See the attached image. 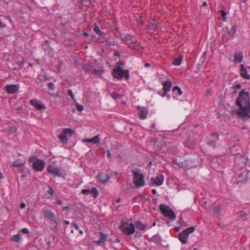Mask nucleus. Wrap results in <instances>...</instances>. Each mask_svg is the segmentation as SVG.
<instances>
[{"mask_svg":"<svg viewBox=\"0 0 250 250\" xmlns=\"http://www.w3.org/2000/svg\"><path fill=\"white\" fill-rule=\"evenodd\" d=\"M29 165L33 170L36 172H40L44 168L46 163L42 159H39L36 155L31 156L28 160Z\"/></svg>","mask_w":250,"mask_h":250,"instance_id":"obj_1","label":"nucleus"},{"mask_svg":"<svg viewBox=\"0 0 250 250\" xmlns=\"http://www.w3.org/2000/svg\"><path fill=\"white\" fill-rule=\"evenodd\" d=\"M129 221H131V219L125 222L122 219L119 227L120 230L127 235H132L135 232V225L132 222L128 224Z\"/></svg>","mask_w":250,"mask_h":250,"instance_id":"obj_2","label":"nucleus"},{"mask_svg":"<svg viewBox=\"0 0 250 250\" xmlns=\"http://www.w3.org/2000/svg\"><path fill=\"white\" fill-rule=\"evenodd\" d=\"M111 75L113 77L118 80H121L124 78L127 80L129 78V71L128 69H124L121 66H118L113 69Z\"/></svg>","mask_w":250,"mask_h":250,"instance_id":"obj_3","label":"nucleus"},{"mask_svg":"<svg viewBox=\"0 0 250 250\" xmlns=\"http://www.w3.org/2000/svg\"><path fill=\"white\" fill-rule=\"evenodd\" d=\"M235 104L237 106L250 104L249 92H246L245 89L239 92Z\"/></svg>","mask_w":250,"mask_h":250,"instance_id":"obj_4","label":"nucleus"},{"mask_svg":"<svg viewBox=\"0 0 250 250\" xmlns=\"http://www.w3.org/2000/svg\"><path fill=\"white\" fill-rule=\"evenodd\" d=\"M140 171V169L139 168L131 170L133 183L137 187H142L145 185V176L143 173L139 172Z\"/></svg>","mask_w":250,"mask_h":250,"instance_id":"obj_5","label":"nucleus"},{"mask_svg":"<svg viewBox=\"0 0 250 250\" xmlns=\"http://www.w3.org/2000/svg\"><path fill=\"white\" fill-rule=\"evenodd\" d=\"M238 106L239 108L236 112L238 117L244 121L250 119V115H249V113H250V104L241 105Z\"/></svg>","mask_w":250,"mask_h":250,"instance_id":"obj_6","label":"nucleus"},{"mask_svg":"<svg viewBox=\"0 0 250 250\" xmlns=\"http://www.w3.org/2000/svg\"><path fill=\"white\" fill-rule=\"evenodd\" d=\"M159 209L165 217H168L172 221L175 219L176 215L168 206L165 204H161L159 207Z\"/></svg>","mask_w":250,"mask_h":250,"instance_id":"obj_7","label":"nucleus"},{"mask_svg":"<svg viewBox=\"0 0 250 250\" xmlns=\"http://www.w3.org/2000/svg\"><path fill=\"white\" fill-rule=\"evenodd\" d=\"M199 160V155L194 153L193 155L185 160L184 164L188 169L195 168L198 167Z\"/></svg>","mask_w":250,"mask_h":250,"instance_id":"obj_8","label":"nucleus"},{"mask_svg":"<svg viewBox=\"0 0 250 250\" xmlns=\"http://www.w3.org/2000/svg\"><path fill=\"white\" fill-rule=\"evenodd\" d=\"M47 172L54 176H57L62 178H65L66 173L64 170H61L58 167H55L52 165H49L46 168Z\"/></svg>","mask_w":250,"mask_h":250,"instance_id":"obj_9","label":"nucleus"},{"mask_svg":"<svg viewBox=\"0 0 250 250\" xmlns=\"http://www.w3.org/2000/svg\"><path fill=\"white\" fill-rule=\"evenodd\" d=\"M163 88L158 91V94L161 95L162 97H164L167 96L168 98H170L169 95H167L168 92L170 91L172 87V84L170 80H167L162 83Z\"/></svg>","mask_w":250,"mask_h":250,"instance_id":"obj_10","label":"nucleus"},{"mask_svg":"<svg viewBox=\"0 0 250 250\" xmlns=\"http://www.w3.org/2000/svg\"><path fill=\"white\" fill-rule=\"evenodd\" d=\"M219 134L217 133H212L207 138V144L211 147H215L217 142L219 141Z\"/></svg>","mask_w":250,"mask_h":250,"instance_id":"obj_11","label":"nucleus"},{"mask_svg":"<svg viewBox=\"0 0 250 250\" xmlns=\"http://www.w3.org/2000/svg\"><path fill=\"white\" fill-rule=\"evenodd\" d=\"M19 88V85L17 84H9L4 87V90L9 94H14L18 93Z\"/></svg>","mask_w":250,"mask_h":250,"instance_id":"obj_12","label":"nucleus"},{"mask_svg":"<svg viewBox=\"0 0 250 250\" xmlns=\"http://www.w3.org/2000/svg\"><path fill=\"white\" fill-rule=\"evenodd\" d=\"M30 104L33 106L37 110L40 111L46 109V106L42 102L37 99L30 100Z\"/></svg>","mask_w":250,"mask_h":250,"instance_id":"obj_13","label":"nucleus"},{"mask_svg":"<svg viewBox=\"0 0 250 250\" xmlns=\"http://www.w3.org/2000/svg\"><path fill=\"white\" fill-rule=\"evenodd\" d=\"M81 193L83 195H88L91 194L94 198H96L99 195V191L96 187H92L91 189H83Z\"/></svg>","mask_w":250,"mask_h":250,"instance_id":"obj_14","label":"nucleus"},{"mask_svg":"<svg viewBox=\"0 0 250 250\" xmlns=\"http://www.w3.org/2000/svg\"><path fill=\"white\" fill-rule=\"evenodd\" d=\"M42 49L48 56L51 57L53 56L54 51L50 46V41L49 40H45L44 44L42 45Z\"/></svg>","mask_w":250,"mask_h":250,"instance_id":"obj_15","label":"nucleus"},{"mask_svg":"<svg viewBox=\"0 0 250 250\" xmlns=\"http://www.w3.org/2000/svg\"><path fill=\"white\" fill-rule=\"evenodd\" d=\"M231 27L230 29H229V27L226 28L227 32L228 34V40H232L234 38L238 28L237 25L234 23H231Z\"/></svg>","mask_w":250,"mask_h":250,"instance_id":"obj_16","label":"nucleus"},{"mask_svg":"<svg viewBox=\"0 0 250 250\" xmlns=\"http://www.w3.org/2000/svg\"><path fill=\"white\" fill-rule=\"evenodd\" d=\"M97 234H99V239L98 240H93V242L94 243H95L99 246H103L104 245L105 242L107 240V234H105L102 231H99L97 233Z\"/></svg>","mask_w":250,"mask_h":250,"instance_id":"obj_17","label":"nucleus"},{"mask_svg":"<svg viewBox=\"0 0 250 250\" xmlns=\"http://www.w3.org/2000/svg\"><path fill=\"white\" fill-rule=\"evenodd\" d=\"M98 180H99L102 184H107L110 179V177L107 173L101 172L97 177Z\"/></svg>","mask_w":250,"mask_h":250,"instance_id":"obj_18","label":"nucleus"},{"mask_svg":"<svg viewBox=\"0 0 250 250\" xmlns=\"http://www.w3.org/2000/svg\"><path fill=\"white\" fill-rule=\"evenodd\" d=\"M43 216L45 218H47L51 220L55 224L57 223V217L50 209L45 210L43 212Z\"/></svg>","mask_w":250,"mask_h":250,"instance_id":"obj_19","label":"nucleus"},{"mask_svg":"<svg viewBox=\"0 0 250 250\" xmlns=\"http://www.w3.org/2000/svg\"><path fill=\"white\" fill-rule=\"evenodd\" d=\"M137 109L139 110V117L142 120L146 119L147 117L148 110L144 106H138Z\"/></svg>","mask_w":250,"mask_h":250,"instance_id":"obj_20","label":"nucleus"},{"mask_svg":"<svg viewBox=\"0 0 250 250\" xmlns=\"http://www.w3.org/2000/svg\"><path fill=\"white\" fill-rule=\"evenodd\" d=\"M39 243H44L46 246L44 247V249L46 250H48L50 247H54L55 245L54 241H51L49 239H46V238H44V239H40L39 241Z\"/></svg>","mask_w":250,"mask_h":250,"instance_id":"obj_21","label":"nucleus"},{"mask_svg":"<svg viewBox=\"0 0 250 250\" xmlns=\"http://www.w3.org/2000/svg\"><path fill=\"white\" fill-rule=\"evenodd\" d=\"M240 76L245 79L250 80V75L248 74V71L243 64L240 65Z\"/></svg>","mask_w":250,"mask_h":250,"instance_id":"obj_22","label":"nucleus"},{"mask_svg":"<svg viewBox=\"0 0 250 250\" xmlns=\"http://www.w3.org/2000/svg\"><path fill=\"white\" fill-rule=\"evenodd\" d=\"M188 235L186 233V230H183L179 233L178 238L182 244H185L187 243Z\"/></svg>","mask_w":250,"mask_h":250,"instance_id":"obj_23","label":"nucleus"},{"mask_svg":"<svg viewBox=\"0 0 250 250\" xmlns=\"http://www.w3.org/2000/svg\"><path fill=\"white\" fill-rule=\"evenodd\" d=\"M172 91L174 94V96H172L173 98H175L176 97L181 96L183 93V91L181 88L178 85H174L172 89Z\"/></svg>","mask_w":250,"mask_h":250,"instance_id":"obj_24","label":"nucleus"},{"mask_svg":"<svg viewBox=\"0 0 250 250\" xmlns=\"http://www.w3.org/2000/svg\"><path fill=\"white\" fill-rule=\"evenodd\" d=\"M243 55L242 52H235L234 54V62L235 63H241L243 62Z\"/></svg>","mask_w":250,"mask_h":250,"instance_id":"obj_25","label":"nucleus"},{"mask_svg":"<svg viewBox=\"0 0 250 250\" xmlns=\"http://www.w3.org/2000/svg\"><path fill=\"white\" fill-rule=\"evenodd\" d=\"M150 242H153L156 245H160L162 242V238L160 235L157 233L153 235L150 239Z\"/></svg>","mask_w":250,"mask_h":250,"instance_id":"obj_26","label":"nucleus"},{"mask_svg":"<svg viewBox=\"0 0 250 250\" xmlns=\"http://www.w3.org/2000/svg\"><path fill=\"white\" fill-rule=\"evenodd\" d=\"M82 67L85 72L88 73H92L95 68L94 65L90 63L83 64Z\"/></svg>","mask_w":250,"mask_h":250,"instance_id":"obj_27","label":"nucleus"},{"mask_svg":"<svg viewBox=\"0 0 250 250\" xmlns=\"http://www.w3.org/2000/svg\"><path fill=\"white\" fill-rule=\"evenodd\" d=\"M121 40L122 41H125L126 42H127L129 41H130L131 43H135L137 42V40H134V39L132 37V36L130 34H127L125 36V37H121Z\"/></svg>","mask_w":250,"mask_h":250,"instance_id":"obj_28","label":"nucleus"},{"mask_svg":"<svg viewBox=\"0 0 250 250\" xmlns=\"http://www.w3.org/2000/svg\"><path fill=\"white\" fill-rule=\"evenodd\" d=\"M10 240L15 243H20L22 241L21 234L18 233L17 234L13 235L11 236Z\"/></svg>","mask_w":250,"mask_h":250,"instance_id":"obj_29","label":"nucleus"},{"mask_svg":"<svg viewBox=\"0 0 250 250\" xmlns=\"http://www.w3.org/2000/svg\"><path fill=\"white\" fill-rule=\"evenodd\" d=\"M93 31L96 33V34L98 35L100 38H104L105 36V33L100 29L99 26L96 23L94 24Z\"/></svg>","mask_w":250,"mask_h":250,"instance_id":"obj_30","label":"nucleus"},{"mask_svg":"<svg viewBox=\"0 0 250 250\" xmlns=\"http://www.w3.org/2000/svg\"><path fill=\"white\" fill-rule=\"evenodd\" d=\"M135 228L136 227L137 229L140 230H144L146 227V225L144 224L140 221H137L135 222L134 224Z\"/></svg>","mask_w":250,"mask_h":250,"instance_id":"obj_31","label":"nucleus"},{"mask_svg":"<svg viewBox=\"0 0 250 250\" xmlns=\"http://www.w3.org/2000/svg\"><path fill=\"white\" fill-rule=\"evenodd\" d=\"M155 179L156 182V185L160 186L163 185L164 182V177L162 174H158L155 178Z\"/></svg>","mask_w":250,"mask_h":250,"instance_id":"obj_32","label":"nucleus"},{"mask_svg":"<svg viewBox=\"0 0 250 250\" xmlns=\"http://www.w3.org/2000/svg\"><path fill=\"white\" fill-rule=\"evenodd\" d=\"M21 160L20 159H17L15 162H14L12 164V166L16 167H22L24 166L25 164V161L23 162H21Z\"/></svg>","mask_w":250,"mask_h":250,"instance_id":"obj_33","label":"nucleus"},{"mask_svg":"<svg viewBox=\"0 0 250 250\" xmlns=\"http://www.w3.org/2000/svg\"><path fill=\"white\" fill-rule=\"evenodd\" d=\"M62 131L67 137H71L75 133V131L70 128H63Z\"/></svg>","mask_w":250,"mask_h":250,"instance_id":"obj_34","label":"nucleus"},{"mask_svg":"<svg viewBox=\"0 0 250 250\" xmlns=\"http://www.w3.org/2000/svg\"><path fill=\"white\" fill-rule=\"evenodd\" d=\"M59 138L63 144H66L68 141L67 136L62 131L59 135Z\"/></svg>","mask_w":250,"mask_h":250,"instance_id":"obj_35","label":"nucleus"},{"mask_svg":"<svg viewBox=\"0 0 250 250\" xmlns=\"http://www.w3.org/2000/svg\"><path fill=\"white\" fill-rule=\"evenodd\" d=\"M86 142L89 143H91L92 144H97L100 142V138L99 135L95 136L92 138L87 139Z\"/></svg>","mask_w":250,"mask_h":250,"instance_id":"obj_36","label":"nucleus"},{"mask_svg":"<svg viewBox=\"0 0 250 250\" xmlns=\"http://www.w3.org/2000/svg\"><path fill=\"white\" fill-rule=\"evenodd\" d=\"M183 56H179L178 57L174 59L172 62V64L176 66H179L181 65L182 62Z\"/></svg>","mask_w":250,"mask_h":250,"instance_id":"obj_37","label":"nucleus"},{"mask_svg":"<svg viewBox=\"0 0 250 250\" xmlns=\"http://www.w3.org/2000/svg\"><path fill=\"white\" fill-rule=\"evenodd\" d=\"M185 146L189 148L193 149L194 147V145L192 140L188 139L185 143Z\"/></svg>","mask_w":250,"mask_h":250,"instance_id":"obj_38","label":"nucleus"},{"mask_svg":"<svg viewBox=\"0 0 250 250\" xmlns=\"http://www.w3.org/2000/svg\"><path fill=\"white\" fill-rule=\"evenodd\" d=\"M157 28L158 24L157 23L154 22H149L148 25L147 29L149 30L155 31L157 29Z\"/></svg>","mask_w":250,"mask_h":250,"instance_id":"obj_39","label":"nucleus"},{"mask_svg":"<svg viewBox=\"0 0 250 250\" xmlns=\"http://www.w3.org/2000/svg\"><path fill=\"white\" fill-rule=\"evenodd\" d=\"M219 12L221 14L222 20L224 21H226L228 19L226 11L224 10L221 9L219 11Z\"/></svg>","mask_w":250,"mask_h":250,"instance_id":"obj_40","label":"nucleus"},{"mask_svg":"<svg viewBox=\"0 0 250 250\" xmlns=\"http://www.w3.org/2000/svg\"><path fill=\"white\" fill-rule=\"evenodd\" d=\"M196 226H192L190 227H188L184 230H186V233L188 235L190 233H192L195 229Z\"/></svg>","mask_w":250,"mask_h":250,"instance_id":"obj_41","label":"nucleus"},{"mask_svg":"<svg viewBox=\"0 0 250 250\" xmlns=\"http://www.w3.org/2000/svg\"><path fill=\"white\" fill-rule=\"evenodd\" d=\"M222 208L219 206H214L213 208V211L215 214H219Z\"/></svg>","mask_w":250,"mask_h":250,"instance_id":"obj_42","label":"nucleus"},{"mask_svg":"<svg viewBox=\"0 0 250 250\" xmlns=\"http://www.w3.org/2000/svg\"><path fill=\"white\" fill-rule=\"evenodd\" d=\"M104 72V70L100 69H97L95 68L92 73H94L95 75L97 76H101L102 72Z\"/></svg>","mask_w":250,"mask_h":250,"instance_id":"obj_43","label":"nucleus"},{"mask_svg":"<svg viewBox=\"0 0 250 250\" xmlns=\"http://www.w3.org/2000/svg\"><path fill=\"white\" fill-rule=\"evenodd\" d=\"M111 96L115 100H118V99H120L122 97L121 95L119 94H118L117 92H113L111 95Z\"/></svg>","mask_w":250,"mask_h":250,"instance_id":"obj_44","label":"nucleus"},{"mask_svg":"<svg viewBox=\"0 0 250 250\" xmlns=\"http://www.w3.org/2000/svg\"><path fill=\"white\" fill-rule=\"evenodd\" d=\"M22 174L21 176V178H24L27 176L29 173L30 172V171L28 168H26L25 170H22Z\"/></svg>","mask_w":250,"mask_h":250,"instance_id":"obj_45","label":"nucleus"},{"mask_svg":"<svg viewBox=\"0 0 250 250\" xmlns=\"http://www.w3.org/2000/svg\"><path fill=\"white\" fill-rule=\"evenodd\" d=\"M67 94L70 96L74 103H76V102H77L76 100L74 97V95L73 93L72 90L71 89H70L68 90Z\"/></svg>","mask_w":250,"mask_h":250,"instance_id":"obj_46","label":"nucleus"},{"mask_svg":"<svg viewBox=\"0 0 250 250\" xmlns=\"http://www.w3.org/2000/svg\"><path fill=\"white\" fill-rule=\"evenodd\" d=\"M18 127L16 126H11L9 128V132L10 134H13L17 132Z\"/></svg>","mask_w":250,"mask_h":250,"instance_id":"obj_47","label":"nucleus"},{"mask_svg":"<svg viewBox=\"0 0 250 250\" xmlns=\"http://www.w3.org/2000/svg\"><path fill=\"white\" fill-rule=\"evenodd\" d=\"M207 56V51H204L202 54L201 58L199 60V62L204 63L205 61Z\"/></svg>","mask_w":250,"mask_h":250,"instance_id":"obj_48","label":"nucleus"},{"mask_svg":"<svg viewBox=\"0 0 250 250\" xmlns=\"http://www.w3.org/2000/svg\"><path fill=\"white\" fill-rule=\"evenodd\" d=\"M248 173H247L244 177H243L241 180L239 181L238 182V184L239 183H245L247 182V179H248Z\"/></svg>","mask_w":250,"mask_h":250,"instance_id":"obj_49","label":"nucleus"},{"mask_svg":"<svg viewBox=\"0 0 250 250\" xmlns=\"http://www.w3.org/2000/svg\"><path fill=\"white\" fill-rule=\"evenodd\" d=\"M76 105L77 110L79 111H82L83 110V106L81 104H78L77 102L75 103Z\"/></svg>","mask_w":250,"mask_h":250,"instance_id":"obj_50","label":"nucleus"},{"mask_svg":"<svg viewBox=\"0 0 250 250\" xmlns=\"http://www.w3.org/2000/svg\"><path fill=\"white\" fill-rule=\"evenodd\" d=\"M47 86L48 87V88L49 89H50L51 90H54L55 88V84L52 82H49L47 84Z\"/></svg>","mask_w":250,"mask_h":250,"instance_id":"obj_51","label":"nucleus"},{"mask_svg":"<svg viewBox=\"0 0 250 250\" xmlns=\"http://www.w3.org/2000/svg\"><path fill=\"white\" fill-rule=\"evenodd\" d=\"M173 163L175 165L177 166H178V167H186V166H185V164H184V162L182 163V165H181H181H180V163H179L178 162H176V161H174L173 162Z\"/></svg>","mask_w":250,"mask_h":250,"instance_id":"obj_52","label":"nucleus"},{"mask_svg":"<svg viewBox=\"0 0 250 250\" xmlns=\"http://www.w3.org/2000/svg\"><path fill=\"white\" fill-rule=\"evenodd\" d=\"M48 189H47V192L48 194H50L51 196H52L53 195V193H54V191L53 190V188H52L50 186H48Z\"/></svg>","mask_w":250,"mask_h":250,"instance_id":"obj_53","label":"nucleus"},{"mask_svg":"<svg viewBox=\"0 0 250 250\" xmlns=\"http://www.w3.org/2000/svg\"><path fill=\"white\" fill-rule=\"evenodd\" d=\"M20 232H21L22 233L24 234H29V230L28 229L24 228L20 230Z\"/></svg>","mask_w":250,"mask_h":250,"instance_id":"obj_54","label":"nucleus"},{"mask_svg":"<svg viewBox=\"0 0 250 250\" xmlns=\"http://www.w3.org/2000/svg\"><path fill=\"white\" fill-rule=\"evenodd\" d=\"M71 225L72 227H74L75 229L77 230H79L80 229V227L78 226V224H77L75 222H72L71 224Z\"/></svg>","mask_w":250,"mask_h":250,"instance_id":"obj_55","label":"nucleus"},{"mask_svg":"<svg viewBox=\"0 0 250 250\" xmlns=\"http://www.w3.org/2000/svg\"><path fill=\"white\" fill-rule=\"evenodd\" d=\"M99 38H97L96 35H93L91 37L90 41L92 42H96L97 41H98L99 40Z\"/></svg>","mask_w":250,"mask_h":250,"instance_id":"obj_56","label":"nucleus"},{"mask_svg":"<svg viewBox=\"0 0 250 250\" xmlns=\"http://www.w3.org/2000/svg\"><path fill=\"white\" fill-rule=\"evenodd\" d=\"M150 183L149 184V186H153L154 185H156V180L155 179V178L154 177H152L151 179H150Z\"/></svg>","mask_w":250,"mask_h":250,"instance_id":"obj_57","label":"nucleus"},{"mask_svg":"<svg viewBox=\"0 0 250 250\" xmlns=\"http://www.w3.org/2000/svg\"><path fill=\"white\" fill-rule=\"evenodd\" d=\"M24 63V61L18 62L17 64L20 69H21L23 67Z\"/></svg>","mask_w":250,"mask_h":250,"instance_id":"obj_58","label":"nucleus"},{"mask_svg":"<svg viewBox=\"0 0 250 250\" xmlns=\"http://www.w3.org/2000/svg\"><path fill=\"white\" fill-rule=\"evenodd\" d=\"M71 208V207L70 206L63 207L62 208V211H64L65 210H67L68 212H69L70 211Z\"/></svg>","mask_w":250,"mask_h":250,"instance_id":"obj_59","label":"nucleus"},{"mask_svg":"<svg viewBox=\"0 0 250 250\" xmlns=\"http://www.w3.org/2000/svg\"><path fill=\"white\" fill-rule=\"evenodd\" d=\"M212 94V91L211 90V89H207V92H206V96L207 97H210Z\"/></svg>","mask_w":250,"mask_h":250,"instance_id":"obj_60","label":"nucleus"},{"mask_svg":"<svg viewBox=\"0 0 250 250\" xmlns=\"http://www.w3.org/2000/svg\"><path fill=\"white\" fill-rule=\"evenodd\" d=\"M125 64L124 62L119 61L117 63H116V66H121L122 67Z\"/></svg>","mask_w":250,"mask_h":250,"instance_id":"obj_61","label":"nucleus"},{"mask_svg":"<svg viewBox=\"0 0 250 250\" xmlns=\"http://www.w3.org/2000/svg\"><path fill=\"white\" fill-rule=\"evenodd\" d=\"M247 216V214L245 212H241V214L240 215V217L241 218H246Z\"/></svg>","mask_w":250,"mask_h":250,"instance_id":"obj_62","label":"nucleus"},{"mask_svg":"<svg viewBox=\"0 0 250 250\" xmlns=\"http://www.w3.org/2000/svg\"><path fill=\"white\" fill-rule=\"evenodd\" d=\"M141 236H142V233L138 231H136L134 235V237L135 238H139V237H141Z\"/></svg>","mask_w":250,"mask_h":250,"instance_id":"obj_63","label":"nucleus"},{"mask_svg":"<svg viewBox=\"0 0 250 250\" xmlns=\"http://www.w3.org/2000/svg\"><path fill=\"white\" fill-rule=\"evenodd\" d=\"M203 63H201V62H199L197 64V69L198 70H201L202 68V64Z\"/></svg>","mask_w":250,"mask_h":250,"instance_id":"obj_64","label":"nucleus"}]
</instances>
